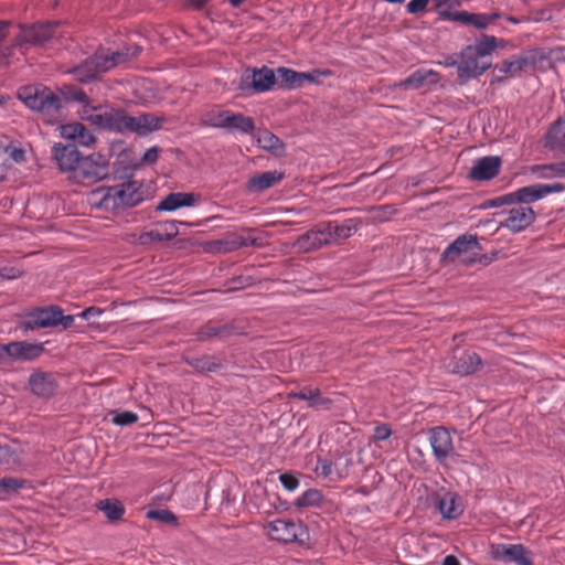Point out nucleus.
<instances>
[{"label": "nucleus", "instance_id": "6", "mask_svg": "<svg viewBox=\"0 0 565 565\" xmlns=\"http://www.w3.org/2000/svg\"><path fill=\"white\" fill-rule=\"evenodd\" d=\"M73 316H64L63 310L57 306L35 308L30 311L23 322L25 331L62 326L64 329L72 327Z\"/></svg>", "mask_w": 565, "mask_h": 565}, {"label": "nucleus", "instance_id": "37", "mask_svg": "<svg viewBox=\"0 0 565 565\" xmlns=\"http://www.w3.org/2000/svg\"><path fill=\"white\" fill-rule=\"evenodd\" d=\"M291 397L306 401L309 407H318L321 405H328L330 401L321 396L319 388L303 387L299 392L291 393Z\"/></svg>", "mask_w": 565, "mask_h": 565}, {"label": "nucleus", "instance_id": "57", "mask_svg": "<svg viewBox=\"0 0 565 565\" xmlns=\"http://www.w3.org/2000/svg\"><path fill=\"white\" fill-rule=\"evenodd\" d=\"M505 204H514V195H512V192L492 199L490 205L493 207H499Z\"/></svg>", "mask_w": 565, "mask_h": 565}, {"label": "nucleus", "instance_id": "39", "mask_svg": "<svg viewBox=\"0 0 565 565\" xmlns=\"http://www.w3.org/2000/svg\"><path fill=\"white\" fill-rule=\"evenodd\" d=\"M526 64V58L519 55H513L512 57L504 60L500 64H497L495 70L505 75L515 76L522 72Z\"/></svg>", "mask_w": 565, "mask_h": 565}, {"label": "nucleus", "instance_id": "24", "mask_svg": "<svg viewBox=\"0 0 565 565\" xmlns=\"http://www.w3.org/2000/svg\"><path fill=\"white\" fill-rule=\"evenodd\" d=\"M23 463V450L15 443L0 444V466L8 470H15Z\"/></svg>", "mask_w": 565, "mask_h": 565}, {"label": "nucleus", "instance_id": "25", "mask_svg": "<svg viewBox=\"0 0 565 565\" xmlns=\"http://www.w3.org/2000/svg\"><path fill=\"white\" fill-rule=\"evenodd\" d=\"M454 18V22H460L462 24H469L475 26L478 30L487 29L492 22L500 18V13L490 12V13H470L468 11H460V13L456 14Z\"/></svg>", "mask_w": 565, "mask_h": 565}, {"label": "nucleus", "instance_id": "28", "mask_svg": "<svg viewBox=\"0 0 565 565\" xmlns=\"http://www.w3.org/2000/svg\"><path fill=\"white\" fill-rule=\"evenodd\" d=\"M11 360L32 361L39 358L44 348L42 344L29 342H10Z\"/></svg>", "mask_w": 565, "mask_h": 565}, {"label": "nucleus", "instance_id": "12", "mask_svg": "<svg viewBox=\"0 0 565 565\" xmlns=\"http://www.w3.org/2000/svg\"><path fill=\"white\" fill-rule=\"evenodd\" d=\"M77 114L82 120L90 122L93 126L113 131L115 122V108L103 106H92L90 102L81 105Z\"/></svg>", "mask_w": 565, "mask_h": 565}, {"label": "nucleus", "instance_id": "61", "mask_svg": "<svg viewBox=\"0 0 565 565\" xmlns=\"http://www.w3.org/2000/svg\"><path fill=\"white\" fill-rule=\"evenodd\" d=\"M10 26V22L0 21V42L6 39L8 35V29Z\"/></svg>", "mask_w": 565, "mask_h": 565}, {"label": "nucleus", "instance_id": "34", "mask_svg": "<svg viewBox=\"0 0 565 565\" xmlns=\"http://www.w3.org/2000/svg\"><path fill=\"white\" fill-rule=\"evenodd\" d=\"M276 83L285 89H297L301 87L300 72H296L288 67H278L276 70Z\"/></svg>", "mask_w": 565, "mask_h": 565}, {"label": "nucleus", "instance_id": "10", "mask_svg": "<svg viewBox=\"0 0 565 565\" xmlns=\"http://www.w3.org/2000/svg\"><path fill=\"white\" fill-rule=\"evenodd\" d=\"M491 66L490 58H483L475 50L467 46L460 54L458 63V77L461 81L476 78Z\"/></svg>", "mask_w": 565, "mask_h": 565}, {"label": "nucleus", "instance_id": "16", "mask_svg": "<svg viewBox=\"0 0 565 565\" xmlns=\"http://www.w3.org/2000/svg\"><path fill=\"white\" fill-rule=\"evenodd\" d=\"M330 243H332L331 232L327 223H323L298 237L295 246L301 252H311Z\"/></svg>", "mask_w": 565, "mask_h": 565}, {"label": "nucleus", "instance_id": "50", "mask_svg": "<svg viewBox=\"0 0 565 565\" xmlns=\"http://www.w3.org/2000/svg\"><path fill=\"white\" fill-rule=\"evenodd\" d=\"M279 481L282 484V487L288 491H295L299 486L298 479L290 473L280 475Z\"/></svg>", "mask_w": 565, "mask_h": 565}, {"label": "nucleus", "instance_id": "17", "mask_svg": "<svg viewBox=\"0 0 565 565\" xmlns=\"http://www.w3.org/2000/svg\"><path fill=\"white\" fill-rule=\"evenodd\" d=\"M54 158L58 168L64 172H78L79 164L83 160L75 145H55L53 148Z\"/></svg>", "mask_w": 565, "mask_h": 565}, {"label": "nucleus", "instance_id": "42", "mask_svg": "<svg viewBox=\"0 0 565 565\" xmlns=\"http://www.w3.org/2000/svg\"><path fill=\"white\" fill-rule=\"evenodd\" d=\"M468 46L475 50L476 53L482 56L483 58H490L491 53L494 51L497 46V40L494 36L482 35L481 39L477 41L475 45Z\"/></svg>", "mask_w": 565, "mask_h": 565}, {"label": "nucleus", "instance_id": "59", "mask_svg": "<svg viewBox=\"0 0 565 565\" xmlns=\"http://www.w3.org/2000/svg\"><path fill=\"white\" fill-rule=\"evenodd\" d=\"M70 99L81 103L82 105L89 102V97L82 89H74L70 95Z\"/></svg>", "mask_w": 565, "mask_h": 565}, {"label": "nucleus", "instance_id": "38", "mask_svg": "<svg viewBox=\"0 0 565 565\" xmlns=\"http://www.w3.org/2000/svg\"><path fill=\"white\" fill-rule=\"evenodd\" d=\"M433 4L440 20L454 21L451 17L460 13L455 9L462 4V0H433Z\"/></svg>", "mask_w": 565, "mask_h": 565}, {"label": "nucleus", "instance_id": "43", "mask_svg": "<svg viewBox=\"0 0 565 565\" xmlns=\"http://www.w3.org/2000/svg\"><path fill=\"white\" fill-rule=\"evenodd\" d=\"M226 110H207L201 115V124L205 127L222 129Z\"/></svg>", "mask_w": 565, "mask_h": 565}, {"label": "nucleus", "instance_id": "41", "mask_svg": "<svg viewBox=\"0 0 565 565\" xmlns=\"http://www.w3.org/2000/svg\"><path fill=\"white\" fill-rule=\"evenodd\" d=\"M257 142L260 148L276 154L284 150V143L280 139L268 130L258 134Z\"/></svg>", "mask_w": 565, "mask_h": 565}, {"label": "nucleus", "instance_id": "49", "mask_svg": "<svg viewBox=\"0 0 565 565\" xmlns=\"http://www.w3.org/2000/svg\"><path fill=\"white\" fill-rule=\"evenodd\" d=\"M331 74L330 71L313 70L312 72H300L301 86L306 83H318L320 76L328 77Z\"/></svg>", "mask_w": 565, "mask_h": 565}, {"label": "nucleus", "instance_id": "26", "mask_svg": "<svg viewBox=\"0 0 565 565\" xmlns=\"http://www.w3.org/2000/svg\"><path fill=\"white\" fill-rule=\"evenodd\" d=\"M438 510L447 520L459 518L463 512L461 498L455 492H446L438 502Z\"/></svg>", "mask_w": 565, "mask_h": 565}, {"label": "nucleus", "instance_id": "55", "mask_svg": "<svg viewBox=\"0 0 565 565\" xmlns=\"http://www.w3.org/2000/svg\"><path fill=\"white\" fill-rule=\"evenodd\" d=\"M391 435L392 429L386 424L379 425L374 429V438L376 440H386L391 437Z\"/></svg>", "mask_w": 565, "mask_h": 565}, {"label": "nucleus", "instance_id": "13", "mask_svg": "<svg viewBox=\"0 0 565 565\" xmlns=\"http://www.w3.org/2000/svg\"><path fill=\"white\" fill-rule=\"evenodd\" d=\"M504 218L500 226L518 233L531 226L535 221V212L527 205H514L502 212Z\"/></svg>", "mask_w": 565, "mask_h": 565}, {"label": "nucleus", "instance_id": "18", "mask_svg": "<svg viewBox=\"0 0 565 565\" xmlns=\"http://www.w3.org/2000/svg\"><path fill=\"white\" fill-rule=\"evenodd\" d=\"M500 168V157H483L475 162L473 167L469 172V178L475 181H488L498 175Z\"/></svg>", "mask_w": 565, "mask_h": 565}, {"label": "nucleus", "instance_id": "15", "mask_svg": "<svg viewBox=\"0 0 565 565\" xmlns=\"http://www.w3.org/2000/svg\"><path fill=\"white\" fill-rule=\"evenodd\" d=\"M267 529L268 535L271 540L282 543L301 541V535L303 533L300 524L284 519H277L269 522Z\"/></svg>", "mask_w": 565, "mask_h": 565}, {"label": "nucleus", "instance_id": "21", "mask_svg": "<svg viewBox=\"0 0 565 565\" xmlns=\"http://www.w3.org/2000/svg\"><path fill=\"white\" fill-rule=\"evenodd\" d=\"M61 136L64 139L72 140L75 146L82 147H90L96 141L93 132L81 122H71L61 126Z\"/></svg>", "mask_w": 565, "mask_h": 565}, {"label": "nucleus", "instance_id": "62", "mask_svg": "<svg viewBox=\"0 0 565 565\" xmlns=\"http://www.w3.org/2000/svg\"><path fill=\"white\" fill-rule=\"evenodd\" d=\"M441 565H461L459 559L454 555H447L444 559Z\"/></svg>", "mask_w": 565, "mask_h": 565}, {"label": "nucleus", "instance_id": "52", "mask_svg": "<svg viewBox=\"0 0 565 565\" xmlns=\"http://www.w3.org/2000/svg\"><path fill=\"white\" fill-rule=\"evenodd\" d=\"M429 3V0H411L407 6V12L411 14H417L423 12L427 4Z\"/></svg>", "mask_w": 565, "mask_h": 565}, {"label": "nucleus", "instance_id": "36", "mask_svg": "<svg viewBox=\"0 0 565 565\" xmlns=\"http://www.w3.org/2000/svg\"><path fill=\"white\" fill-rule=\"evenodd\" d=\"M315 472L318 477L331 481L342 480L347 476L343 471L338 470L330 460L322 458H318Z\"/></svg>", "mask_w": 565, "mask_h": 565}, {"label": "nucleus", "instance_id": "54", "mask_svg": "<svg viewBox=\"0 0 565 565\" xmlns=\"http://www.w3.org/2000/svg\"><path fill=\"white\" fill-rule=\"evenodd\" d=\"M224 332H226L225 327L209 326L200 333V338L201 339H210L213 337H221Z\"/></svg>", "mask_w": 565, "mask_h": 565}, {"label": "nucleus", "instance_id": "31", "mask_svg": "<svg viewBox=\"0 0 565 565\" xmlns=\"http://www.w3.org/2000/svg\"><path fill=\"white\" fill-rule=\"evenodd\" d=\"M282 178H284V174L281 172H278L276 170L266 171V172H263V173L252 177L248 180L247 188L252 192H263V191L271 188L273 185H275Z\"/></svg>", "mask_w": 565, "mask_h": 565}, {"label": "nucleus", "instance_id": "11", "mask_svg": "<svg viewBox=\"0 0 565 565\" xmlns=\"http://www.w3.org/2000/svg\"><path fill=\"white\" fill-rule=\"evenodd\" d=\"M109 175L108 160L102 154H90L84 157L76 178L85 182H97Z\"/></svg>", "mask_w": 565, "mask_h": 565}, {"label": "nucleus", "instance_id": "46", "mask_svg": "<svg viewBox=\"0 0 565 565\" xmlns=\"http://www.w3.org/2000/svg\"><path fill=\"white\" fill-rule=\"evenodd\" d=\"M25 481L18 478L6 477L0 479V494H12L24 488Z\"/></svg>", "mask_w": 565, "mask_h": 565}, {"label": "nucleus", "instance_id": "58", "mask_svg": "<svg viewBox=\"0 0 565 565\" xmlns=\"http://www.w3.org/2000/svg\"><path fill=\"white\" fill-rule=\"evenodd\" d=\"M103 309L97 307H89L83 310L78 316L84 320H90L92 318H97L102 316Z\"/></svg>", "mask_w": 565, "mask_h": 565}, {"label": "nucleus", "instance_id": "53", "mask_svg": "<svg viewBox=\"0 0 565 565\" xmlns=\"http://www.w3.org/2000/svg\"><path fill=\"white\" fill-rule=\"evenodd\" d=\"M6 153L11 160H13L17 163H21L25 160V152L21 148L8 147L6 148Z\"/></svg>", "mask_w": 565, "mask_h": 565}, {"label": "nucleus", "instance_id": "3", "mask_svg": "<svg viewBox=\"0 0 565 565\" xmlns=\"http://www.w3.org/2000/svg\"><path fill=\"white\" fill-rule=\"evenodd\" d=\"M18 98L31 110L40 113L46 121L58 118L61 99L50 88L42 85H30L18 90Z\"/></svg>", "mask_w": 565, "mask_h": 565}, {"label": "nucleus", "instance_id": "64", "mask_svg": "<svg viewBox=\"0 0 565 565\" xmlns=\"http://www.w3.org/2000/svg\"><path fill=\"white\" fill-rule=\"evenodd\" d=\"M458 63H459V62H458V61H456V60H455V58H452V57L447 58V60H446V62H445V64H446L447 66H457V67H458Z\"/></svg>", "mask_w": 565, "mask_h": 565}, {"label": "nucleus", "instance_id": "9", "mask_svg": "<svg viewBox=\"0 0 565 565\" xmlns=\"http://www.w3.org/2000/svg\"><path fill=\"white\" fill-rule=\"evenodd\" d=\"M563 191H565V184L563 183H534L516 189L512 192V195H514V203L529 206L530 203H534L550 194L561 193Z\"/></svg>", "mask_w": 565, "mask_h": 565}, {"label": "nucleus", "instance_id": "20", "mask_svg": "<svg viewBox=\"0 0 565 565\" xmlns=\"http://www.w3.org/2000/svg\"><path fill=\"white\" fill-rule=\"evenodd\" d=\"M254 129L255 122L253 118L239 113L226 110L222 130L231 135H250L254 131Z\"/></svg>", "mask_w": 565, "mask_h": 565}, {"label": "nucleus", "instance_id": "7", "mask_svg": "<svg viewBox=\"0 0 565 565\" xmlns=\"http://www.w3.org/2000/svg\"><path fill=\"white\" fill-rule=\"evenodd\" d=\"M489 555L495 562L533 565L532 553L523 544H491Z\"/></svg>", "mask_w": 565, "mask_h": 565}, {"label": "nucleus", "instance_id": "1", "mask_svg": "<svg viewBox=\"0 0 565 565\" xmlns=\"http://www.w3.org/2000/svg\"><path fill=\"white\" fill-rule=\"evenodd\" d=\"M143 200L140 185L136 181H127L115 186H100L88 195L92 206L115 211L124 206H136Z\"/></svg>", "mask_w": 565, "mask_h": 565}, {"label": "nucleus", "instance_id": "60", "mask_svg": "<svg viewBox=\"0 0 565 565\" xmlns=\"http://www.w3.org/2000/svg\"><path fill=\"white\" fill-rule=\"evenodd\" d=\"M9 360H11L10 343L0 344V365L6 364Z\"/></svg>", "mask_w": 565, "mask_h": 565}, {"label": "nucleus", "instance_id": "22", "mask_svg": "<svg viewBox=\"0 0 565 565\" xmlns=\"http://www.w3.org/2000/svg\"><path fill=\"white\" fill-rule=\"evenodd\" d=\"M479 249V242L476 235L465 234L458 236L448 247L444 250L443 257L451 258L452 260L461 255L475 254Z\"/></svg>", "mask_w": 565, "mask_h": 565}, {"label": "nucleus", "instance_id": "33", "mask_svg": "<svg viewBox=\"0 0 565 565\" xmlns=\"http://www.w3.org/2000/svg\"><path fill=\"white\" fill-rule=\"evenodd\" d=\"M437 73L433 70L419 68L413 72L408 77L401 81L396 86L399 88H420L425 82H436Z\"/></svg>", "mask_w": 565, "mask_h": 565}, {"label": "nucleus", "instance_id": "47", "mask_svg": "<svg viewBox=\"0 0 565 565\" xmlns=\"http://www.w3.org/2000/svg\"><path fill=\"white\" fill-rule=\"evenodd\" d=\"M138 420V415L130 411L113 412L111 422L120 427L129 426Z\"/></svg>", "mask_w": 565, "mask_h": 565}, {"label": "nucleus", "instance_id": "30", "mask_svg": "<svg viewBox=\"0 0 565 565\" xmlns=\"http://www.w3.org/2000/svg\"><path fill=\"white\" fill-rule=\"evenodd\" d=\"M545 146L553 151L565 153V117L555 121L545 137Z\"/></svg>", "mask_w": 565, "mask_h": 565}, {"label": "nucleus", "instance_id": "40", "mask_svg": "<svg viewBox=\"0 0 565 565\" xmlns=\"http://www.w3.org/2000/svg\"><path fill=\"white\" fill-rule=\"evenodd\" d=\"M96 507L105 513L110 521L119 520L125 513V509L120 501L114 499L100 500Z\"/></svg>", "mask_w": 565, "mask_h": 565}, {"label": "nucleus", "instance_id": "51", "mask_svg": "<svg viewBox=\"0 0 565 565\" xmlns=\"http://www.w3.org/2000/svg\"><path fill=\"white\" fill-rule=\"evenodd\" d=\"M148 515L151 519L160 520V521L166 522V523H170V522H174L175 521L174 514L171 513L170 511H167V510L150 511L148 513Z\"/></svg>", "mask_w": 565, "mask_h": 565}, {"label": "nucleus", "instance_id": "44", "mask_svg": "<svg viewBox=\"0 0 565 565\" xmlns=\"http://www.w3.org/2000/svg\"><path fill=\"white\" fill-rule=\"evenodd\" d=\"M188 363L194 367L198 371H207L213 372L216 371L220 366V364L215 361L214 358L209 355H203L199 358H193L191 360H188Z\"/></svg>", "mask_w": 565, "mask_h": 565}, {"label": "nucleus", "instance_id": "5", "mask_svg": "<svg viewBox=\"0 0 565 565\" xmlns=\"http://www.w3.org/2000/svg\"><path fill=\"white\" fill-rule=\"evenodd\" d=\"M58 23H36L33 25H21L20 33L17 35L14 43L2 53L0 60H6L13 55V50L18 49L22 54L29 46L43 45L54 39Z\"/></svg>", "mask_w": 565, "mask_h": 565}, {"label": "nucleus", "instance_id": "45", "mask_svg": "<svg viewBox=\"0 0 565 565\" xmlns=\"http://www.w3.org/2000/svg\"><path fill=\"white\" fill-rule=\"evenodd\" d=\"M323 497L317 489H308L297 500L298 507H318L321 504Z\"/></svg>", "mask_w": 565, "mask_h": 565}, {"label": "nucleus", "instance_id": "8", "mask_svg": "<svg viewBox=\"0 0 565 565\" xmlns=\"http://www.w3.org/2000/svg\"><path fill=\"white\" fill-rule=\"evenodd\" d=\"M276 84V73L263 66L246 71L239 79L238 88L242 92L265 93Z\"/></svg>", "mask_w": 565, "mask_h": 565}, {"label": "nucleus", "instance_id": "4", "mask_svg": "<svg viewBox=\"0 0 565 565\" xmlns=\"http://www.w3.org/2000/svg\"><path fill=\"white\" fill-rule=\"evenodd\" d=\"M166 121L167 119L163 116H156L149 113L130 116L122 109H116L113 131L119 134L130 132L146 137L160 130Z\"/></svg>", "mask_w": 565, "mask_h": 565}, {"label": "nucleus", "instance_id": "2", "mask_svg": "<svg viewBox=\"0 0 565 565\" xmlns=\"http://www.w3.org/2000/svg\"><path fill=\"white\" fill-rule=\"evenodd\" d=\"M128 55L127 52L100 49L94 55L75 66L71 73L79 83H90L95 81L99 74L108 72L113 67L126 62Z\"/></svg>", "mask_w": 565, "mask_h": 565}, {"label": "nucleus", "instance_id": "63", "mask_svg": "<svg viewBox=\"0 0 565 565\" xmlns=\"http://www.w3.org/2000/svg\"><path fill=\"white\" fill-rule=\"evenodd\" d=\"M205 0H190V3L192 7H194L195 9H200L203 7Z\"/></svg>", "mask_w": 565, "mask_h": 565}, {"label": "nucleus", "instance_id": "35", "mask_svg": "<svg viewBox=\"0 0 565 565\" xmlns=\"http://www.w3.org/2000/svg\"><path fill=\"white\" fill-rule=\"evenodd\" d=\"M327 226L329 232H331V239H344L352 236L356 230V223L353 220H347L343 223L339 224L334 221L327 222Z\"/></svg>", "mask_w": 565, "mask_h": 565}, {"label": "nucleus", "instance_id": "48", "mask_svg": "<svg viewBox=\"0 0 565 565\" xmlns=\"http://www.w3.org/2000/svg\"><path fill=\"white\" fill-rule=\"evenodd\" d=\"M231 246L226 250L238 249L248 246H257V239L253 237H245L242 235L235 236L230 243Z\"/></svg>", "mask_w": 565, "mask_h": 565}, {"label": "nucleus", "instance_id": "29", "mask_svg": "<svg viewBox=\"0 0 565 565\" xmlns=\"http://www.w3.org/2000/svg\"><path fill=\"white\" fill-rule=\"evenodd\" d=\"M29 386L33 394L46 397L54 393L56 385L50 374L38 372L30 376Z\"/></svg>", "mask_w": 565, "mask_h": 565}, {"label": "nucleus", "instance_id": "14", "mask_svg": "<svg viewBox=\"0 0 565 565\" xmlns=\"http://www.w3.org/2000/svg\"><path fill=\"white\" fill-rule=\"evenodd\" d=\"M429 443L437 461L444 462L455 454V446L450 431L443 427H434L429 430Z\"/></svg>", "mask_w": 565, "mask_h": 565}, {"label": "nucleus", "instance_id": "19", "mask_svg": "<svg viewBox=\"0 0 565 565\" xmlns=\"http://www.w3.org/2000/svg\"><path fill=\"white\" fill-rule=\"evenodd\" d=\"M200 202V195L192 192H172L160 201L158 211L174 212L181 207H192Z\"/></svg>", "mask_w": 565, "mask_h": 565}, {"label": "nucleus", "instance_id": "32", "mask_svg": "<svg viewBox=\"0 0 565 565\" xmlns=\"http://www.w3.org/2000/svg\"><path fill=\"white\" fill-rule=\"evenodd\" d=\"M531 172L537 179H565V161H557L547 164H535L531 168Z\"/></svg>", "mask_w": 565, "mask_h": 565}, {"label": "nucleus", "instance_id": "23", "mask_svg": "<svg viewBox=\"0 0 565 565\" xmlns=\"http://www.w3.org/2000/svg\"><path fill=\"white\" fill-rule=\"evenodd\" d=\"M481 365L480 356L470 351H463L459 355H455L449 363L452 373L461 376L470 375L478 371Z\"/></svg>", "mask_w": 565, "mask_h": 565}, {"label": "nucleus", "instance_id": "27", "mask_svg": "<svg viewBox=\"0 0 565 565\" xmlns=\"http://www.w3.org/2000/svg\"><path fill=\"white\" fill-rule=\"evenodd\" d=\"M177 232L174 222H169L153 230L141 233L138 237V243L147 245L152 242L170 241L177 235Z\"/></svg>", "mask_w": 565, "mask_h": 565}, {"label": "nucleus", "instance_id": "56", "mask_svg": "<svg viewBox=\"0 0 565 565\" xmlns=\"http://www.w3.org/2000/svg\"><path fill=\"white\" fill-rule=\"evenodd\" d=\"M159 158V148L158 147H151L148 150L145 151L141 162L151 164L154 163Z\"/></svg>", "mask_w": 565, "mask_h": 565}]
</instances>
